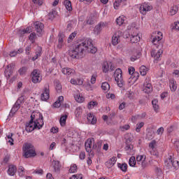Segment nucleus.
Wrapping results in <instances>:
<instances>
[{
    "instance_id": "nucleus-20",
    "label": "nucleus",
    "mask_w": 179,
    "mask_h": 179,
    "mask_svg": "<svg viewBox=\"0 0 179 179\" xmlns=\"http://www.w3.org/2000/svg\"><path fill=\"white\" fill-rule=\"evenodd\" d=\"M35 29L36 33H38L40 36L43 34V30L44 29V24L38 21L34 23Z\"/></svg>"
},
{
    "instance_id": "nucleus-64",
    "label": "nucleus",
    "mask_w": 179,
    "mask_h": 179,
    "mask_svg": "<svg viewBox=\"0 0 179 179\" xmlns=\"http://www.w3.org/2000/svg\"><path fill=\"white\" fill-rule=\"evenodd\" d=\"M173 143H174V146H175L177 152L179 153V141L176 140V141H173Z\"/></svg>"
},
{
    "instance_id": "nucleus-19",
    "label": "nucleus",
    "mask_w": 179,
    "mask_h": 179,
    "mask_svg": "<svg viewBox=\"0 0 179 179\" xmlns=\"http://www.w3.org/2000/svg\"><path fill=\"white\" fill-rule=\"evenodd\" d=\"M50 99V87H45L41 94V100L47 101Z\"/></svg>"
},
{
    "instance_id": "nucleus-11",
    "label": "nucleus",
    "mask_w": 179,
    "mask_h": 179,
    "mask_svg": "<svg viewBox=\"0 0 179 179\" xmlns=\"http://www.w3.org/2000/svg\"><path fill=\"white\" fill-rule=\"evenodd\" d=\"M136 159L137 164L141 166L143 169H145L148 166V162H146V156L145 155H137Z\"/></svg>"
},
{
    "instance_id": "nucleus-38",
    "label": "nucleus",
    "mask_w": 179,
    "mask_h": 179,
    "mask_svg": "<svg viewBox=\"0 0 179 179\" xmlns=\"http://www.w3.org/2000/svg\"><path fill=\"white\" fill-rule=\"evenodd\" d=\"M101 89L105 93H108L110 90V84L107 82H103L101 84Z\"/></svg>"
},
{
    "instance_id": "nucleus-2",
    "label": "nucleus",
    "mask_w": 179,
    "mask_h": 179,
    "mask_svg": "<svg viewBox=\"0 0 179 179\" xmlns=\"http://www.w3.org/2000/svg\"><path fill=\"white\" fill-rule=\"evenodd\" d=\"M38 119H31L29 122L26 124L25 129L27 132H32L34 129H41L44 125V120H43V115L38 114Z\"/></svg>"
},
{
    "instance_id": "nucleus-21",
    "label": "nucleus",
    "mask_w": 179,
    "mask_h": 179,
    "mask_svg": "<svg viewBox=\"0 0 179 179\" xmlns=\"http://www.w3.org/2000/svg\"><path fill=\"white\" fill-rule=\"evenodd\" d=\"M103 27H104V22H100L99 24L95 26L93 31L94 36H99V34L101 33Z\"/></svg>"
},
{
    "instance_id": "nucleus-34",
    "label": "nucleus",
    "mask_w": 179,
    "mask_h": 179,
    "mask_svg": "<svg viewBox=\"0 0 179 179\" xmlns=\"http://www.w3.org/2000/svg\"><path fill=\"white\" fill-rule=\"evenodd\" d=\"M12 136H13V134L8 133L6 137L7 143H9V145H10V146H13V145H14V143H13L14 141H13V138H12Z\"/></svg>"
},
{
    "instance_id": "nucleus-14",
    "label": "nucleus",
    "mask_w": 179,
    "mask_h": 179,
    "mask_svg": "<svg viewBox=\"0 0 179 179\" xmlns=\"http://www.w3.org/2000/svg\"><path fill=\"white\" fill-rule=\"evenodd\" d=\"M65 44V34L60 32L58 35V43H57V48L61 50L64 45Z\"/></svg>"
},
{
    "instance_id": "nucleus-48",
    "label": "nucleus",
    "mask_w": 179,
    "mask_h": 179,
    "mask_svg": "<svg viewBox=\"0 0 179 179\" xmlns=\"http://www.w3.org/2000/svg\"><path fill=\"white\" fill-rule=\"evenodd\" d=\"M23 52V49L20 48L17 50H13V52H10L9 55L10 57H16L17 54H22Z\"/></svg>"
},
{
    "instance_id": "nucleus-42",
    "label": "nucleus",
    "mask_w": 179,
    "mask_h": 179,
    "mask_svg": "<svg viewBox=\"0 0 179 179\" xmlns=\"http://www.w3.org/2000/svg\"><path fill=\"white\" fill-rule=\"evenodd\" d=\"M178 12V7L177 6H173L171 7L169 10V13L171 16H174V15H176V13H177Z\"/></svg>"
},
{
    "instance_id": "nucleus-29",
    "label": "nucleus",
    "mask_w": 179,
    "mask_h": 179,
    "mask_svg": "<svg viewBox=\"0 0 179 179\" xmlns=\"http://www.w3.org/2000/svg\"><path fill=\"white\" fill-rule=\"evenodd\" d=\"M125 20H127V17L125 15H120L116 19V23L118 26H122L125 23Z\"/></svg>"
},
{
    "instance_id": "nucleus-44",
    "label": "nucleus",
    "mask_w": 179,
    "mask_h": 179,
    "mask_svg": "<svg viewBox=\"0 0 179 179\" xmlns=\"http://www.w3.org/2000/svg\"><path fill=\"white\" fill-rule=\"evenodd\" d=\"M64 6L69 12H71L72 10V3H71V1L66 0L64 1Z\"/></svg>"
},
{
    "instance_id": "nucleus-32",
    "label": "nucleus",
    "mask_w": 179,
    "mask_h": 179,
    "mask_svg": "<svg viewBox=\"0 0 179 179\" xmlns=\"http://www.w3.org/2000/svg\"><path fill=\"white\" fill-rule=\"evenodd\" d=\"M52 167L54 171L57 173L61 170V164H59V161H53L52 162Z\"/></svg>"
},
{
    "instance_id": "nucleus-60",
    "label": "nucleus",
    "mask_w": 179,
    "mask_h": 179,
    "mask_svg": "<svg viewBox=\"0 0 179 179\" xmlns=\"http://www.w3.org/2000/svg\"><path fill=\"white\" fill-rule=\"evenodd\" d=\"M19 176L23 177L24 176V168L23 166H20L18 169Z\"/></svg>"
},
{
    "instance_id": "nucleus-50",
    "label": "nucleus",
    "mask_w": 179,
    "mask_h": 179,
    "mask_svg": "<svg viewBox=\"0 0 179 179\" xmlns=\"http://www.w3.org/2000/svg\"><path fill=\"white\" fill-rule=\"evenodd\" d=\"M126 97H128L129 100H134V99H135V93L132 91H127L126 93Z\"/></svg>"
},
{
    "instance_id": "nucleus-40",
    "label": "nucleus",
    "mask_w": 179,
    "mask_h": 179,
    "mask_svg": "<svg viewBox=\"0 0 179 179\" xmlns=\"http://www.w3.org/2000/svg\"><path fill=\"white\" fill-rule=\"evenodd\" d=\"M172 31H179V22L176 21L171 24Z\"/></svg>"
},
{
    "instance_id": "nucleus-37",
    "label": "nucleus",
    "mask_w": 179,
    "mask_h": 179,
    "mask_svg": "<svg viewBox=\"0 0 179 179\" xmlns=\"http://www.w3.org/2000/svg\"><path fill=\"white\" fill-rule=\"evenodd\" d=\"M122 3H123V5H127L122 0H115L113 3L114 9L118 10Z\"/></svg>"
},
{
    "instance_id": "nucleus-36",
    "label": "nucleus",
    "mask_w": 179,
    "mask_h": 179,
    "mask_svg": "<svg viewBox=\"0 0 179 179\" xmlns=\"http://www.w3.org/2000/svg\"><path fill=\"white\" fill-rule=\"evenodd\" d=\"M148 71L149 69L146 67V66H141L139 69V72L141 76H146V73H148Z\"/></svg>"
},
{
    "instance_id": "nucleus-13",
    "label": "nucleus",
    "mask_w": 179,
    "mask_h": 179,
    "mask_svg": "<svg viewBox=\"0 0 179 179\" xmlns=\"http://www.w3.org/2000/svg\"><path fill=\"white\" fill-rule=\"evenodd\" d=\"M93 146H94V138H88L85 143L86 152L87 153H92V150H93Z\"/></svg>"
},
{
    "instance_id": "nucleus-3",
    "label": "nucleus",
    "mask_w": 179,
    "mask_h": 179,
    "mask_svg": "<svg viewBox=\"0 0 179 179\" xmlns=\"http://www.w3.org/2000/svg\"><path fill=\"white\" fill-rule=\"evenodd\" d=\"M23 156L25 159H29V157H34L37 156L36 153V150L34 146L31 144L26 143L22 146Z\"/></svg>"
},
{
    "instance_id": "nucleus-23",
    "label": "nucleus",
    "mask_w": 179,
    "mask_h": 179,
    "mask_svg": "<svg viewBox=\"0 0 179 179\" xmlns=\"http://www.w3.org/2000/svg\"><path fill=\"white\" fill-rule=\"evenodd\" d=\"M74 99L77 103H83L85 101V97L80 95V92L79 91H76L74 94Z\"/></svg>"
},
{
    "instance_id": "nucleus-59",
    "label": "nucleus",
    "mask_w": 179,
    "mask_h": 179,
    "mask_svg": "<svg viewBox=\"0 0 179 179\" xmlns=\"http://www.w3.org/2000/svg\"><path fill=\"white\" fill-rule=\"evenodd\" d=\"M139 120H141V119L139 117V115H135L131 117V122L134 124H135L136 122V121H139Z\"/></svg>"
},
{
    "instance_id": "nucleus-55",
    "label": "nucleus",
    "mask_w": 179,
    "mask_h": 179,
    "mask_svg": "<svg viewBox=\"0 0 179 179\" xmlns=\"http://www.w3.org/2000/svg\"><path fill=\"white\" fill-rule=\"evenodd\" d=\"M78 34V31H75L74 32L71 33L68 38V43H71L75 37H76V35Z\"/></svg>"
},
{
    "instance_id": "nucleus-52",
    "label": "nucleus",
    "mask_w": 179,
    "mask_h": 179,
    "mask_svg": "<svg viewBox=\"0 0 179 179\" xmlns=\"http://www.w3.org/2000/svg\"><path fill=\"white\" fill-rule=\"evenodd\" d=\"M117 167L122 170V171H127L128 170V165L127 164H118Z\"/></svg>"
},
{
    "instance_id": "nucleus-30",
    "label": "nucleus",
    "mask_w": 179,
    "mask_h": 179,
    "mask_svg": "<svg viewBox=\"0 0 179 179\" xmlns=\"http://www.w3.org/2000/svg\"><path fill=\"white\" fill-rule=\"evenodd\" d=\"M70 83H71V85L82 86V85H83V80L80 78H71Z\"/></svg>"
},
{
    "instance_id": "nucleus-24",
    "label": "nucleus",
    "mask_w": 179,
    "mask_h": 179,
    "mask_svg": "<svg viewBox=\"0 0 179 179\" xmlns=\"http://www.w3.org/2000/svg\"><path fill=\"white\" fill-rule=\"evenodd\" d=\"M130 41L133 43H139L141 41V36L136 33H133L130 35Z\"/></svg>"
},
{
    "instance_id": "nucleus-45",
    "label": "nucleus",
    "mask_w": 179,
    "mask_h": 179,
    "mask_svg": "<svg viewBox=\"0 0 179 179\" xmlns=\"http://www.w3.org/2000/svg\"><path fill=\"white\" fill-rule=\"evenodd\" d=\"M159 101L157 99H154L152 101V107L155 111V113H159V105L157 104Z\"/></svg>"
},
{
    "instance_id": "nucleus-49",
    "label": "nucleus",
    "mask_w": 179,
    "mask_h": 179,
    "mask_svg": "<svg viewBox=\"0 0 179 179\" xmlns=\"http://www.w3.org/2000/svg\"><path fill=\"white\" fill-rule=\"evenodd\" d=\"M141 52H137L136 54H134L131 57V61L132 62H135V61H136V59H139L141 58Z\"/></svg>"
},
{
    "instance_id": "nucleus-31",
    "label": "nucleus",
    "mask_w": 179,
    "mask_h": 179,
    "mask_svg": "<svg viewBox=\"0 0 179 179\" xmlns=\"http://www.w3.org/2000/svg\"><path fill=\"white\" fill-rule=\"evenodd\" d=\"M62 72L64 75H66L67 76H69V75H72L75 71L71 68L64 67L62 69Z\"/></svg>"
},
{
    "instance_id": "nucleus-57",
    "label": "nucleus",
    "mask_w": 179,
    "mask_h": 179,
    "mask_svg": "<svg viewBox=\"0 0 179 179\" xmlns=\"http://www.w3.org/2000/svg\"><path fill=\"white\" fill-rule=\"evenodd\" d=\"M76 171H78V166L76 164H72L70 167L69 173H76Z\"/></svg>"
},
{
    "instance_id": "nucleus-53",
    "label": "nucleus",
    "mask_w": 179,
    "mask_h": 179,
    "mask_svg": "<svg viewBox=\"0 0 179 179\" xmlns=\"http://www.w3.org/2000/svg\"><path fill=\"white\" fill-rule=\"evenodd\" d=\"M20 33H21V34H29L31 33V27H28L25 29L20 30Z\"/></svg>"
},
{
    "instance_id": "nucleus-26",
    "label": "nucleus",
    "mask_w": 179,
    "mask_h": 179,
    "mask_svg": "<svg viewBox=\"0 0 179 179\" xmlns=\"http://www.w3.org/2000/svg\"><path fill=\"white\" fill-rule=\"evenodd\" d=\"M115 163H117V158L115 157H113L106 162V166L110 169L113 167Z\"/></svg>"
},
{
    "instance_id": "nucleus-4",
    "label": "nucleus",
    "mask_w": 179,
    "mask_h": 179,
    "mask_svg": "<svg viewBox=\"0 0 179 179\" xmlns=\"http://www.w3.org/2000/svg\"><path fill=\"white\" fill-rule=\"evenodd\" d=\"M164 165L167 169H173L177 170L179 167V162L177 160L173 161L171 155L166 157L164 160Z\"/></svg>"
},
{
    "instance_id": "nucleus-28",
    "label": "nucleus",
    "mask_w": 179,
    "mask_h": 179,
    "mask_svg": "<svg viewBox=\"0 0 179 179\" xmlns=\"http://www.w3.org/2000/svg\"><path fill=\"white\" fill-rule=\"evenodd\" d=\"M169 87L171 92H176L177 90V82L174 79L169 80Z\"/></svg>"
},
{
    "instance_id": "nucleus-43",
    "label": "nucleus",
    "mask_w": 179,
    "mask_h": 179,
    "mask_svg": "<svg viewBox=\"0 0 179 179\" xmlns=\"http://www.w3.org/2000/svg\"><path fill=\"white\" fill-rule=\"evenodd\" d=\"M83 113V109H82L81 107H78L76 109L75 111V115L77 118H80V117H82V113Z\"/></svg>"
},
{
    "instance_id": "nucleus-51",
    "label": "nucleus",
    "mask_w": 179,
    "mask_h": 179,
    "mask_svg": "<svg viewBox=\"0 0 179 179\" xmlns=\"http://www.w3.org/2000/svg\"><path fill=\"white\" fill-rule=\"evenodd\" d=\"M98 103L96 101H91L88 104H87V108L89 110H92V108H94L97 106Z\"/></svg>"
},
{
    "instance_id": "nucleus-12",
    "label": "nucleus",
    "mask_w": 179,
    "mask_h": 179,
    "mask_svg": "<svg viewBox=\"0 0 179 179\" xmlns=\"http://www.w3.org/2000/svg\"><path fill=\"white\" fill-rule=\"evenodd\" d=\"M152 91L153 87L152 86V83H150V80L146 78L143 86V92L149 94V93H151Z\"/></svg>"
},
{
    "instance_id": "nucleus-47",
    "label": "nucleus",
    "mask_w": 179,
    "mask_h": 179,
    "mask_svg": "<svg viewBox=\"0 0 179 179\" xmlns=\"http://www.w3.org/2000/svg\"><path fill=\"white\" fill-rule=\"evenodd\" d=\"M55 85L57 93H61V92H62V85H61V83H59V81H55Z\"/></svg>"
},
{
    "instance_id": "nucleus-10",
    "label": "nucleus",
    "mask_w": 179,
    "mask_h": 179,
    "mask_svg": "<svg viewBox=\"0 0 179 179\" xmlns=\"http://www.w3.org/2000/svg\"><path fill=\"white\" fill-rule=\"evenodd\" d=\"M152 9H153V6H152L150 3H143L140 6L139 10L141 15H146V13H148V12H150Z\"/></svg>"
},
{
    "instance_id": "nucleus-63",
    "label": "nucleus",
    "mask_w": 179,
    "mask_h": 179,
    "mask_svg": "<svg viewBox=\"0 0 179 179\" xmlns=\"http://www.w3.org/2000/svg\"><path fill=\"white\" fill-rule=\"evenodd\" d=\"M59 129L57 127H53L50 129L52 134H58Z\"/></svg>"
},
{
    "instance_id": "nucleus-7",
    "label": "nucleus",
    "mask_w": 179,
    "mask_h": 179,
    "mask_svg": "<svg viewBox=\"0 0 179 179\" xmlns=\"http://www.w3.org/2000/svg\"><path fill=\"white\" fill-rule=\"evenodd\" d=\"M124 36V32L122 31H117L112 37L111 43L113 45H117L121 43V37Z\"/></svg>"
},
{
    "instance_id": "nucleus-16",
    "label": "nucleus",
    "mask_w": 179,
    "mask_h": 179,
    "mask_svg": "<svg viewBox=\"0 0 179 179\" xmlns=\"http://www.w3.org/2000/svg\"><path fill=\"white\" fill-rule=\"evenodd\" d=\"M162 38H163V33L158 31L157 32V35L153 37L152 43L154 45H159V43H160Z\"/></svg>"
},
{
    "instance_id": "nucleus-15",
    "label": "nucleus",
    "mask_w": 179,
    "mask_h": 179,
    "mask_svg": "<svg viewBox=\"0 0 179 179\" xmlns=\"http://www.w3.org/2000/svg\"><path fill=\"white\" fill-rule=\"evenodd\" d=\"M163 54V50H159L158 51L152 50L151 52V57L154 58V62L155 64H157L159 62V59L160 57H162V55Z\"/></svg>"
},
{
    "instance_id": "nucleus-6",
    "label": "nucleus",
    "mask_w": 179,
    "mask_h": 179,
    "mask_svg": "<svg viewBox=\"0 0 179 179\" xmlns=\"http://www.w3.org/2000/svg\"><path fill=\"white\" fill-rule=\"evenodd\" d=\"M114 78L117 86L122 87L124 85V79L122 78V70L121 69H117L115 71Z\"/></svg>"
},
{
    "instance_id": "nucleus-54",
    "label": "nucleus",
    "mask_w": 179,
    "mask_h": 179,
    "mask_svg": "<svg viewBox=\"0 0 179 179\" xmlns=\"http://www.w3.org/2000/svg\"><path fill=\"white\" fill-rule=\"evenodd\" d=\"M26 72H27V67H22L18 70V73L21 76H23V75L26 74Z\"/></svg>"
},
{
    "instance_id": "nucleus-27",
    "label": "nucleus",
    "mask_w": 179,
    "mask_h": 179,
    "mask_svg": "<svg viewBox=\"0 0 179 179\" xmlns=\"http://www.w3.org/2000/svg\"><path fill=\"white\" fill-rule=\"evenodd\" d=\"M63 102L64 97L62 96H60L58 97V99L53 103V107H55V108H59Z\"/></svg>"
},
{
    "instance_id": "nucleus-56",
    "label": "nucleus",
    "mask_w": 179,
    "mask_h": 179,
    "mask_svg": "<svg viewBox=\"0 0 179 179\" xmlns=\"http://www.w3.org/2000/svg\"><path fill=\"white\" fill-rule=\"evenodd\" d=\"M37 38V36L36 35V33H31L29 36V40L31 41L32 43L36 41V39Z\"/></svg>"
},
{
    "instance_id": "nucleus-58",
    "label": "nucleus",
    "mask_w": 179,
    "mask_h": 179,
    "mask_svg": "<svg viewBox=\"0 0 179 179\" xmlns=\"http://www.w3.org/2000/svg\"><path fill=\"white\" fill-rule=\"evenodd\" d=\"M145 125V123L141 122L136 124V132H141V129Z\"/></svg>"
},
{
    "instance_id": "nucleus-62",
    "label": "nucleus",
    "mask_w": 179,
    "mask_h": 179,
    "mask_svg": "<svg viewBox=\"0 0 179 179\" xmlns=\"http://www.w3.org/2000/svg\"><path fill=\"white\" fill-rule=\"evenodd\" d=\"M82 174L73 175L69 179H82Z\"/></svg>"
},
{
    "instance_id": "nucleus-35",
    "label": "nucleus",
    "mask_w": 179,
    "mask_h": 179,
    "mask_svg": "<svg viewBox=\"0 0 179 179\" xmlns=\"http://www.w3.org/2000/svg\"><path fill=\"white\" fill-rule=\"evenodd\" d=\"M17 168L16 166L14 165H10L8 167V174L9 176H13L14 174H16V171H17Z\"/></svg>"
},
{
    "instance_id": "nucleus-41",
    "label": "nucleus",
    "mask_w": 179,
    "mask_h": 179,
    "mask_svg": "<svg viewBox=\"0 0 179 179\" xmlns=\"http://www.w3.org/2000/svg\"><path fill=\"white\" fill-rule=\"evenodd\" d=\"M136 164H138L136 162V158H135L134 156L131 157L129 160V165L130 166V167H135Z\"/></svg>"
},
{
    "instance_id": "nucleus-39",
    "label": "nucleus",
    "mask_w": 179,
    "mask_h": 179,
    "mask_svg": "<svg viewBox=\"0 0 179 179\" xmlns=\"http://www.w3.org/2000/svg\"><path fill=\"white\" fill-rule=\"evenodd\" d=\"M125 150L128 155H134L135 153V152H134V145L131 144H129L125 147Z\"/></svg>"
},
{
    "instance_id": "nucleus-1",
    "label": "nucleus",
    "mask_w": 179,
    "mask_h": 179,
    "mask_svg": "<svg viewBox=\"0 0 179 179\" xmlns=\"http://www.w3.org/2000/svg\"><path fill=\"white\" fill-rule=\"evenodd\" d=\"M86 52L91 54H96L97 52V48L93 45L92 39L83 41L81 43L77 45L74 49L70 50L69 54L71 58L78 59V58L83 57V52Z\"/></svg>"
},
{
    "instance_id": "nucleus-61",
    "label": "nucleus",
    "mask_w": 179,
    "mask_h": 179,
    "mask_svg": "<svg viewBox=\"0 0 179 179\" xmlns=\"http://www.w3.org/2000/svg\"><path fill=\"white\" fill-rule=\"evenodd\" d=\"M96 79H97V74L96 73L92 74L91 77V80H90L92 85H94L96 83Z\"/></svg>"
},
{
    "instance_id": "nucleus-9",
    "label": "nucleus",
    "mask_w": 179,
    "mask_h": 179,
    "mask_svg": "<svg viewBox=\"0 0 179 179\" xmlns=\"http://www.w3.org/2000/svg\"><path fill=\"white\" fill-rule=\"evenodd\" d=\"M148 150L150 155L153 156H157V142L156 140H152L148 145Z\"/></svg>"
},
{
    "instance_id": "nucleus-17",
    "label": "nucleus",
    "mask_w": 179,
    "mask_h": 179,
    "mask_svg": "<svg viewBox=\"0 0 179 179\" xmlns=\"http://www.w3.org/2000/svg\"><path fill=\"white\" fill-rule=\"evenodd\" d=\"M13 72V64H8L6 70L4 71V76H6V79H9L12 76V73Z\"/></svg>"
},
{
    "instance_id": "nucleus-22",
    "label": "nucleus",
    "mask_w": 179,
    "mask_h": 179,
    "mask_svg": "<svg viewBox=\"0 0 179 179\" xmlns=\"http://www.w3.org/2000/svg\"><path fill=\"white\" fill-rule=\"evenodd\" d=\"M22 101L18 99L15 103L14 104L13 107L11 108L10 113V115H13L15 114V113H16V111H17V110H19V108H20V104H21Z\"/></svg>"
},
{
    "instance_id": "nucleus-25",
    "label": "nucleus",
    "mask_w": 179,
    "mask_h": 179,
    "mask_svg": "<svg viewBox=\"0 0 179 179\" xmlns=\"http://www.w3.org/2000/svg\"><path fill=\"white\" fill-rule=\"evenodd\" d=\"M87 121L90 124L94 125L97 122V118L94 117V115L92 113H89L87 116Z\"/></svg>"
},
{
    "instance_id": "nucleus-8",
    "label": "nucleus",
    "mask_w": 179,
    "mask_h": 179,
    "mask_svg": "<svg viewBox=\"0 0 179 179\" xmlns=\"http://www.w3.org/2000/svg\"><path fill=\"white\" fill-rule=\"evenodd\" d=\"M115 69V66L111 62H104L102 64V72L103 73H108V72H113Z\"/></svg>"
},
{
    "instance_id": "nucleus-33",
    "label": "nucleus",
    "mask_w": 179,
    "mask_h": 179,
    "mask_svg": "<svg viewBox=\"0 0 179 179\" xmlns=\"http://www.w3.org/2000/svg\"><path fill=\"white\" fill-rule=\"evenodd\" d=\"M41 51H43L41 47L38 46L36 55L32 57V61H36V59H38L39 57H41Z\"/></svg>"
},
{
    "instance_id": "nucleus-5",
    "label": "nucleus",
    "mask_w": 179,
    "mask_h": 179,
    "mask_svg": "<svg viewBox=\"0 0 179 179\" xmlns=\"http://www.w3.org/2000/svg\"><path fill=\"white\" fill-rule=\"evenodd\" d=\"M31 82L35 85L37 83H40L43 80V76L41 75V72L38 69H34L31 73Z\"/></svg>"
},
{
    "instance_id": "nucleus-18",
    "label": "nucleus",
    "mask_w": 179,
    "mask_h": 179,
    "mask_svg": "<svg viewBox=\"0 0 179 179\" xmlns=\"http://www.w3.org/2000/svg\"><path fill=\"white\" fill-rule=\"evenodd\" d=\"M129 75H131L132 79L134 80H138L139 79V73L135 71V68L130 66L128 69Z\"/></svg>"
},
{
    "instance_id": "nucleus-46",
    "label": "nucleus",
    "mask_w": 179,
    "mask_h": 179,
    "mask_svg": "<svg viewBox=\"0 0 179 179\" xmlns=\"http://www.w3.org/2000/svg\"><path fill=\"white\" fill-rule=\"evenodd\" d=\"M66 118H68V115H62L60 117L59 122H60L61 127H65V124H66Z\"/></svg>"
}]
</instances>
